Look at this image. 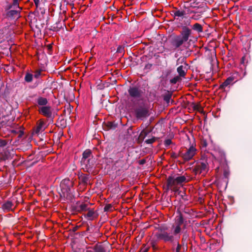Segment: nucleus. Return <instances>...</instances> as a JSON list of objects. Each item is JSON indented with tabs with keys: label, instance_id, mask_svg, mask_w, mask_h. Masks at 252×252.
Masks as SVG:
<instances>
[{
	"label": "nucleus",
	"instance_id": "f257e3e1",
	"mask_svg": "<svg viewBox=\"0 0 252 252\" xmlns=\"http://www.w3.org/2000/svg\"><path fill=\"white\" fill-rule=\"evenodd\" d=\"M191 34V30L188 28L183 29L180 35L173 37L170 42L171 49L175 51L181 52L187 51L189 43L188 40Z\"/></svg>",
	"mask_w": 252,
	"mask_h": 252
},
{
	"label": "nucleus",
	"instance_id": "f03ea898",
	"mask_svg": "<svg viewBox=\"0 0 252 252\" xmlns=\"http://www.w3.org/2000/svg\"><path fill=\"white\" fill-rule=\"evenodd\" d=\"M73 185V182L69 179L66 178L63 180L60 184L61 193H59L61 197L71 201L74 197L71 191Z\"/></svg>",
	"mask_w": 252,
	"mask_h": 252
},
{
	"label": "nucleus",
	"instance_id": "7ed1b4c3",
	"mask_svg": "<svg viewBox=\"0 0 252 252\" xmlns=\"http://www.w3.org/2000/svg\"><path fill=\"white\" fill-rule=\"evenodd\" d=\"M188 181L185 176H181L175 177L174 176H169L167 178L166 183V189L168 190L169 189H173L174 191H176L178 190L176 187L178 185H181L184 182H188Z\"/></svg>",
	"mask_w": 252,
	"mask_h": 252
},
{
	"label": "nucleus",
	"instance_id": "20e7f679",
	"mask_svg": "<svg viewBox=\"0 0 252 252\" xmlns=\"http://www.w3.org/2000/svg\"><path fill=\"white\" fill-rule=\"evenodd\" d=\"M134 116L137 120L143 121L150 115L149 107L145 104L139 105L134 109Z\"/></svg>",
	"mask_w": 252,
	"mask_h": 252
},
{
	"label": "nucleus",
	"instance_id": "39448f33",
	"mask_svg": "<svg viewBox=\"0 0 252 252\" xmlns=\"http://www.w3.org/2000/svg\"><path fill=\"white\" fill-rule=\"evenodd\" d=\"M168 228L164 226H160L158 228V232H157L155 236L157 239L163 240L164 242H172L174 240V236L173 235L166 231Z\"/></svg>",
	"mask_w": 252,
	"mask_h": 252
},
{
	"label": "nucleus",
	"instance_id": "423d86ee",
	"mask_svg": "<svg viewBox=\"0 0 252 252\" xmlns=\"http://www.w3.org/2000/svg\"><path fill=\"white\" fill-rule=\"evenodd\" d=\"M82 169L88 173H92L95 165L94 158H91L84 160H81Z\"/></svg>",
	"mask_w": 252,
	"mask_h": 252
},
{
	"label": "nucleus",
	"instance_id": "0eeeda50",
	"mask_svg": "<svg viewBox=\"0 0 252 252\" xmlns=\"http://www.w3.org/2000/svg\"><path fill=\"white\" fill-rule=\"evenodd\" d=\"M208 170L209 165L206 160L198 162L193 169L195 174L206 173Z\"/></svg>",
	"mask_w": 252,
	"mask_h": 252
},
{
	"label": "nucleus",
	"instance_id": "6e6552de",
	"mask_svg": "<svg viewBox=\"0 0 252 252\" xmlns=\"http://www.w3.org/2000/svg\"><path fill=\"white\" fill-rule=\"evenodd\" d=\"M129 96L133 98H140L142 97L144 92L137 86L130 87L128 90Z\"/></svg>",
	"mask_w": 252,
	"mask_h": 252
},
{
	"label": "nucleus",
	"instance_id": "1a4fd4ad",
	"mask_svg": "<svg viewBox=\"0 0 252 252\" xmlns=\"http://www.w3.org/2000/svg\"><path fill=\"white\" fill-rule=\"evenodd\" d=\"M17 157L16 150L11 147H8L3 151L2 157L4 160H8L12 159L14 157Z\"/></svg>",
	"mask_w": 252,
	"mask_h": 252
},
{
	"label": "nucleus",
	"instance_id": "9d476101",
	"mask_svg": "<svg viewBox=\"0 0 252 252\" xmlns=\"http://www.w3.org/2000/svg\"><path fill=\"white\" fill-rule=\"evenodd\" d=\"M38 112L48 118L53 119L52 108L50 106H41L38 108Z\"/></svg>",
	"mask_w": 252,
	"mask_h": 252
},
{
	"label": "nucleus",
	"instance_id": "9b49d317",
	"mask_svg": "<svg viewBox=\"0 0 252 252\" xmlns=\"http://www.w3.org/2000/svg\"><path fill=\"white\" fill-rule=\"evenodd\" d=\"M196 149L193 146H191L188 149L187 152L182 154L181 156L185 161L190 160L195 155Z\"/></svg>",
	"mask_w": 252,
	"mask_h": 252
},
{
	"label": "nucleus",
	"instance_id": "f8f14e48",
	"mask_svg": "<svg viewBox=\"0 0 252 252\" xmlns=\"http://www.w3.org/2000/svg\"><path fill=\"white\" fill-rule=\"evenodd\" d=\"M89 209L88 205L85 203L79 204L78 202L76 205L72 206V211L74 213H81L83 211H87Z\"/></svg>",
	"mask_w": 252,
	"mask_h": 252
},
{
	"label": "nucleus",
	"instance_id": "ddd939ff",
	"mask_svg": "<svg viewBox=\"0 0 252 252\" xmlns=\"http://www.w3.org/2000/svg\"><path fill=\"white\" fill-rule=\"evenodd\" d=\"M78 178L80 181V183L84 186L88 185L90 180V177L89 174H85L82 173H79L78 174Z\"/></svg>",
	"mask_w": 252,
	"mask_h": 252
},
{
	"label": "nucleus",
	"instance_id": "4468645a",
	"mask_svg": "<svg viewBox=\"0 0 252 252\" xmlns=\"http://www.w3.org/2000/svg\"><path fill=\"white\" fill-rule=\"evenodd\" d=\"M100 236V234L98 232V230H97L95 232L90 233L87 238L90 241L95 242Z\"/></svg>",
	"mask_w": 252,
	"mask_h": 252
},
{
	"label": "nucleus",
	"instance_id": "2eb2a0df",
	"mask_svg": "<svg viewBox=\"0 0 252 252\" xmlns=\"http://www.w3.org/2000/svg\"><path fill=\"white\" fill-rule=\"evenodd\" d=\"M149 132H150V131H148L147 130H146L145 129H143L141 131V132L137 139V143L138 144H141L142 143V142L144 141L145 137L149 133Z\"/></svg>",
	"mask_w": 252,
	"mask_h": 252
},
{
	"label": "nucleus",
	"instance_id": "dca6fc26",
	"mask_svg": "<svg viewBox=\"0 0 252 252\" xmlns=\"http://www.w3.org/2000/svg\"><path fill=\"white\" fill-rule=\"evenodd\" d=\"M234 77L229 76L228 77L224 82H223L220 86L219 89L221 90H224L227 86L231 84V83L234 81Z\"/></svg>",
	"mask_w": 252,
	"mask_h": 252
},
{
	"label": "nucleus",
	"instance_id": "f3484780",
	"mask_svg": "<svg viewBox=\"0 0 252 252\" xmlns=\"http://www.w3.org/2000/svg\"><path fill=\"white\" fill-rule=\"evenodd\" d=\"M177 71L178 73V76H180L182 78H185L187 69L186 67L184 66L183 65H180L177 68Z\"/></svg>",
	"mask_w": 252,
	"mask_h": 252
},
{
	"label": "nucleus",
	"instance_id": "a211bd4d",
	"mask_svg": "<svg viewBox=\"0 0 252 252\" xmlns=\"http://www.w3.org/2000/svg\"><path fill=\"white\" fill-rule=\"evenodd\" d=\"M117 124L112 122H108L103 126L104 129L106 130H114L117 127Z\"/></svg>",
	"mask_w": 252,
	"mask_h": 252
},
{
	"label": "nucleus",
	"instance_id": "6ab92c4d",
	"mask_svg": "<svg viewBox=\"0 0 252 252\" xmlns=\"http://www.w3.org/2000/svg\"><path fill=\"white\" fill-rule=\"evenodd\" d=\"M13 204L12 201L9 200H7L2 205V209L4 211H9L12 210V207Z\"/></svg>",
	"mask_w": 252,
	"mask_h": 252
},
{
	"label": "nucleus",
	"instance_id": "aec40b11",
	"mask_svg": "<svg viewBox=\"0 0 252 252\" xmlns=\"http://www.w3.org/2000/svg\"><path fill=\"white\" fill-rule=\"evenodd\" d=\"M177 213L179 215L176 217V223L177 225H181L184 222L183 216L179 210H177Z\"/></svg>",
	"mask_w": 252,
	"mask_h": 252
},
{
	"label": "nucleus",
	"instance_id": "412c9836",
	"mask_svg": "<svg viewBox=\"0 0 252 252\" xmlns=\"http://www.w3.org/2000/svg\"><path fill=\"white\" fill-rule=\"evenodd\" d=\"M36 102L39 105L45 106H47L48 101L46 98L39 96L37 98Z\"/></svg>",
	"mask_w": 252,
	"mask_h": 252
},
{
	"label": "nucleus",
	"instance_id": "4be33fe9",
	"mask_svg": "<svg viewBox=\"0 0 252 252\" xmlns=\"http://www.w3.org/2000/svg\"><path fill=\"white\" fill-rule=\"evenodd\" d=\"M188 13L190 15V18L194 20H197L201 18V14L200 12L188 10Z\"/></svg>",
	"mask_w": 252,
	"mask_h": 252
},
{
	"label": "nucleus",
	"instance_id": "5701e85b",
	"mask_svg": "<svg viewBox=\"0 0 252 252\" xmlns=\"http://www.w3.org/2000/svg\"><path fill=\"white\" fill-rule=\"evenodd\" d=\"M92 156V151L90 149L86 150L82 154V158L81 160H84L91 158Z\"/></svg>",
	"mask_w": 252,
	"mask_h": 252
},
{
	"label": "nucleus",
	"instance_id": "b1692460",
	"mask_svg": "<svg viewBox=\"0 0 252 252\" xmlns=\"http://www.w3.org/2000/svg\"><path fill=\"white\" fill-rule=\"evenodd\" d=\"M93 250L94 251V252H106L105 248L104 247L98 244H96L94 247Z\"/></svg>",
	"mask_w": 252,
	"mask_h": 252
},
{
	"label": "nucleus",
	"instance_id": "393cba45",
	"mask_svg": "<svg viewBox=\"0 0 252 252\" xmlns=\"http://www.w3.org/2000/svg\"><path fill=\"white\" fill-rule=\"evenodd\" d=\"M1 65L2 66L1 68H3L7 73L12 72L14 71V67L10 65V64H1Z\"/></svg>",
	"mask_w": 252,
	"mask_h": 252
},
{
	"label": "nucleus",
	"instance_id": "a878e982",
	"mask_svg": "<svg viewBox=\"0 0 252 252\" xmlns=\"http://www.w3.org/2000/svg\"><path fill=\"white\" fill-rule=\"evenodd\" d=\"M44 125V123L43 122H40L37 126L36 127L34 131L35 133L38 134L40 132H42L44 130V128H43V126Z\"/></svg>",
	"mask_w": 252,
	"mask_h": 252
},
{
	"label": "nucleus",
	"instance_id": "bb28decb",
	"mask_svg": "<svg viewBox=\"0 0 252 252\" xmlns=\"http://www.w3.org/2000/svg\"><path fill=\"white\" fill-rule=\"evenodd\" d=\"M203 69L205 73H210L213 69V64H208V65L204 66Z\"/></svg>",
	"mask_w": 252,
	"mask_h": 252
},
{
	"label": "nucleus",
	"instance_id": "cd10ccee",
	"mask_svg": "<svg viewBox=\"0 0 252 252\" xmlns=\"http://www.w3.org/2000/svg\"><path fill=\"white\" fill-rule=\"evenodd\" d=\"M182 77L178 75L176 76L174 78L170 80V83L171 84H175L177 82H180L182 80Z\"/></svg>",
	"mask_w": 252,
	"mask_h": 252
},
{
	"label": "nucleus",
	"instance_id": "c85d7f7f",
	"mask_svg": "<svg viewBox=\"0 0 252 252\" xmlns=\"http://www.w3.org/2000/svg\"><path fill=\"white\" fill-rule=\"evenodd\" d=\"M172 96V93L168 92L167 93L163 95V100L168 104Z\"/></svg>",
	"mask_w": 252,
	"mask_h": 252
},
{
	"label": "nucleus",
	"instance_id": "c756f323",
	"mask_svg": "<svg viewBox=\"0 0 252 252\" xmlns=\"http://www.w3.org/2000/svg\"><path fill=\"white\" fill-rule=\"evenodd\" d=\"M192 29L199 32H202L203 31V28L202 26L198 23H195V24H194L192 26Z\"/></svg>",
	"mask_w": 252,
	"mask_h": 252
},
{
	"label": "nucleus",
	"instance_id": "7c9ffc66",
	"mask_svg": "<svg viewBox=\"0 0 252 252\" xmlns=\"http://www.w3.org/2000/svg\"><path fill=\"white\" fill-rule=\"evenodd\" d=\"M88 212L87 213V214L85 215V217L89 218V220H92L93 218L91 219V218H92L94 216V212L93 209H90L89 208L88 210Z\"/></svg>",
	"mask_w": 252,
	"mask_h": 252
},
{
	"label": "nucleus",
	"instance_id": "2f4dec72",
	"mask_svg": "<svg viewBox=\"0 0 252 252\" xmlns=\"http://www.w3.org/2000/svg\"><path fill=\"white\" fill-rule=\"evenodd\" d=\"M33 75L29 73H27L25 76V81L28 83L31 82L32 80Z\"/></svg>",
	"mask_w": 252,
	"mask_h": 252
},
{
	"label": "nucleus",
	"instance_id": "473e14b6",
	"mask_svg": "<svg viewBox=\"0 0 252 252\" xmlns=\"http://www.w3.org/2000/svg\"><path fill=\"white\" fill-rule=\"evenodd\" d=\"M175 17H183L184 16L185 13L183 11L177 10L173 12Z\"/></svg>",
	"mask_w": 252,
	"mask_h": 252
},
{
	"label": "nucleus",
	"instance_id": "72a5a7b5",
	"mask_svg": "<svg viewBox=\"0 0 252 252\" xmlns=\"http://www.w3.org/2000/svg\"><path fill=\"white\" fill-rule=\"evenodd\" d=\"M103 210L104 212H111L112 211V205L111 204H106Z\"/></svg>",
	"mask_w": 252,
	"mask_h": 252
},
{
	"label": "nucleus",
	"instance_id": "f704fd0d",
	"mask_svg": "<svg viewBox=\"0 0 252 252\" xmlns=\"http://www.w3.org/2000/svg\"><path fill=\"white\" fill-rule=\"evenodd\" d=\"M157 138L153 137L152 138L147 139L145 141V143L147 144H152L156 141Z\"/></svg>",
	"mask_w": 252,
	"mask_h": 252
},
{
	"label": "nucleus",
	"instance_id": "c9c22d12",
	"mask_svg": "<svg viewBox=\"0 0 252 252\" xmlns=\"http://www.w3.org/2000/svg\"><path fill=\"white\" fill-rule=\"evenodd\" d=\"M125 47L123 45H119L117 49V53L123 54L125 51Z\"/></svg>",
	"mask_w": 252,
	"mask_h": 252
},
{
	"label": "nucleus",
	"instance_id": "e433bc0d",
	"mask_svg": "<svg viewBox=\"0 0 252 252\" xmlns=\"http://www.w3.org/2000/svg\"><path fill=\"white\" fill-rule=\"evenodd\" d=\"M152 66V64H146L143 68L144 73H147L151 69Z\"/></svg>",
	"mask_w": 252,
	"mask_h": 252
},
{
	"label": "nucleus",
	"instance_id": "4c0bfd02",
	"mask_svg": "<svg viewBox=\"0 0 252 252\" xmlns=\"http://www.w3.org/2000/svg\"><path fill=\"white\" fill-rule=\"evenodd\" d=\"M8 141L5 139H0V147H3L7 145Z\"/></svg>",
	"mask_w": 252,
	"mask_h": 252
},
{
	"label": "nucleus",
	"instance_id": "58836bf2",
	"mask_svg": "<svg viewBox=\"0 0 252 252\" xmlns=\"http://www.w3.org/2000/svg\"><path fill=\"white\" fill-rule=\"evenodd\" d=\"M181 230V225H179L177 224V225L175 227V229L174 230V234L176 235V234H178L180 232Z\"/></svg>",
	"mask_w": 252,
	"mask_h": 252
},
{
	"label": "nucleus",
	"instance_id": "ea45409f",
	"mask_svg": "<svg viewBox=\"0 0 252 252\" xmlns=\"http://www.w3.org/2000/svg\"><path fill=\"white\" fill-rule=\"evenodd\" d=\"M149 248L148 247H146V245H143L139 252H147L149 250Z\"/></svg>",
	"mask_w": 252,
	"mask_h": 252
},
{
	"label": "nucleus",
	"instance_id": "a19ab883",
	"mask_svg": "<svg viewBox=\"0 0 252 252\" xmlns=\"http://www.w3.org/2000/svg\"><path fill=\"white\" fill-rule=\"evenodd\" d=\"M200 144L202 148H206L208 145L206 140L205 139L201 141Z\"/></svg>",
	"mask_w": 252,
	"mask_h": 252
},
{
	"label": "nucleus",
	"instance_id": "79ce46f5",
	"mask_svg": "<svg viewBox=\"0 0 252 252\" xmlns=\"http://www.w3.org/2000/svg\"><path fill=\"white\" fill-rule=\"evenodd\" d=\"M187 238H188V235L186 234H184L183 236V238H182V240L183 245L184 246V245H186L187 247V243H186V240L187 239Z\"/></svg>",
	"mask_w": 252,
	"mask_h": 252
},
{
	"label": "nucleus",
	"instance_id": "37998d69",
	"mask_svg": "<svg viewBox=\"0 0 252 252\" xmlns=\"http://www.w3.org/2000/svg\"><path fill=\"white\" fill-rule=\"evenodd\" d=\"M151 245L154 249H157V242L154 240L151 241Z\"/></svg>",
	"mask_w": 252,
	"mask_h": 252
},
{
	"label": "nucleus",
	"instance_id": "c03bdc74",
	"mask_svg": "<svg viewBox=\"0 0 252 252\" xmlns=\"http://www.w3.org/2000/svg\"><path fill=\"white\" fill-rule=\"evenodd\" d=\"M171 143H172L171 140H170L169 139H166L164 141V145L166 147H167V146H169L171 144Z\"/></svg>",
	"mask_w": 252,
	"mask_h": 252
},
{
	"label": "nucleus",
	"instance_id": "a18cd8bd",
	"mask_svg": "<svg viewBox=\"0 0 252 252\" xmlns=\"http://www.w3.org/2000/svg\"><path fill=\"white\" fill-rule=\"evenodd\" d=\"M17 13L18 12L16 10H10L8 12L7 14L8 15L13 16L14 15L17 14Z\"/></svg>",
	"mask_w": 252,
	"mask_h": 252
},
{
	"label": "nucleus",
	"instance_id": "49530a36",
	"mask_svg": "<svg viewBox=\"0 0 252 252\" xmlns=\"http://www.w3.org/2000/svg\"><path fill=\"white\" fill-rule=\"evenodd\" d=\"M18 134V137H17V138H18V140L22 138V136H23L24 135V132L20 130H18V133H17Z\"/></svg>",
	"mask_w": 252,
	"mask_h": 252
},
{
	"label": "nucleus",
	"instance_id": "de8ad7c7",
	"mask_svg": "<svg viewBox=\"0 0 252 252\" xmlns=\"http://www.w3.org/2000/svg\"><path fill=\"white\" fill-rule=\"evenodd\" d=\"M19 0H13V5L14 7H16L18 6L19 3H18Z\"/></svg>",
	"mask_w": 252,
	"mask_h": 252
},
{
	"label": "nucleus",
	"instance_id": "09e8293b",
	"mask_svg": "<svg viewBox=\"0 0 252 252\" xmlns=\"http://www.w3.org/2000/svg\"><path fill=\"white\" fill-rule=\"evenodd\" d=\"M229 172L227 170H224L223 171V176L225 178H227L228 177V176H229Z\"/></svg>",
	"mask_w": 252,
	"mask_h": 252
},
{
	"label": "nucleus",
	"instance_id": "8fccbe9b",
	"mask_svg": "<svg viewBox=\"0 0 252 252\" xmlns=\"http://www.w3.org/2000/svg\"><path fill=\"white\" fill-rule=\"evenodd\" d=\"M181 247V245L179 243H178L177 248L176 249V252H180Z\"/></svg>",
	"mask_w": 252,
	"mask_h": 252
},
{
	"label": "nucleus",
	"instance_id": "3c124183",
	"mask_svg": "<svg viewBox=\"0 0 252 252\" xmlns=\"http://www.w3.org/2000/svg\"><path fill=\"white\" fill-rule=\"evenodd\" d=\"M171 73H172V69H167V70H166L165 72L166 77H167Z\"/></svg>",
	"mask_w": 252,
	"mask_h": 252
},
{
	"label": "nucleus",
	"instance_id": "603ef678",
	"mask_svg": "<svg viewBox=\"0 0 252 252\" xmlns=\"http://www.w3.org/2000/svg\"><path fill=\"white\" fill-rule=\"evenodd\" d=\"M212 62H213L214 63H215L216 62L218 63V61L217 60L216 57L215 55H213L212 56Z\"/></svg>",
	"mask_w": 252,
	"mask_h": 252
},
{
	"label": "nucleus",
	"instance_id": "864d4df0",
	"mask_svg": "<svg viewBox=\"0 0 252 252\" xmlns=\"http://www.w3.org/2000/svg\"><path fill=\"white\" fill-rule=\"evenodd\" d=\"M40 75V71H36L34 74V77L36 78H37Z\"/></svg>",
	"mask_w": 252,
	"mask_h": 252
},
{
	"label": "nucleus",
	"instance_id": "5fc2aeb1",
	"mask_svg": "<svg viewBox=\"0 0 252 252\" xmlns=\"http://www.w3.org/2000/svg\"><path fill=\"white\" fill-rule=\"evenodd\" d=\"M93 64H89V63H87V65L86 66V69H91L93 67H92V65Z\"/></svg>",
	"mask_w": 252,
	"mask_h": 252
},
{
	"label": "nucleus",
	"instance_id": "6e6d98bb",
	"mask_svg": "<svg viewBox=\"0 0 252 252\" xmlns=\"http://www.w3.org/2000/svg\"><path fill=\"white\" fill-rule=\"evenodd\" d=\"M146 159H142L139 161V163L140 165H143L146 163Z\"/></svg>",
	"mask_w": 252,
	"mask_h": 252
},
{
	"label": "nucleus",
	"instance_id": "4d7b16f0",
	"mask_svg": "<svg viewBox=\"0 0 252 252\" xmlns=\"http://www.w3.org/2000/svg\"><path fill=\"white\" fill-rule=\"evenodd\" d=\"M180 60H181V63H184V62H186V61H185L186 59H185V58L184 57H180L179 59H178V61H177V62H179Z\"/></svg>",
	"mask_w": 252,
	"mask_h": 252
},
{
	"label": "nucleus",
	"instance_id": "13d9d810",
	"mask_svg": "<svg viewBox=\"0 0 252 252\" xmlns=\"http://www.w3.org/2000/svg\"><path fill=\"white\" fill-rule=\"evenodd\" d=\"M171 157L173 158H177L178 156L175 153H172L171 154Z\"/></svg>",
	"mask_w": 252,
	"mask_h": 252
},
{
	"label": "nucleus",
	"instance_id": "bf43d9fd",
	"mask_svg": "<svg viewBox=\"0 0 252 252\" xmlns=\"http://www.w3.org/2000/svg\"><path fill=\"white\" fill-rule=\"evenodd\" d=\"M0 125L1 126H5L6 125V122L4 121H2V122H0Z\"/></svg>",
	"mask_w": 252,
	"mask_h": 252
},
{
	"label": "nucleus",
	"instance_id": "052dcab7",
	"mask_svg": "<svg viewBox=\"0 0 252 252\" xmlns=\"http://www.w3.org/2000/svg\"><path fill=\"white\" fill-rule=\"evenodd\" d=\"M34 0V3H35L36 6L37 7L38 3L39 2V0Z\"/></svg>",
	"mask_w": 252,
	"mask_h": 252
},
{
	"label": "nucleus",
	"instance_id": "680f3d73",
	"mask_svg": "<svg viewBox=\"0 0 252 252\" xmlns=\"http://www.w3.org/2000/svg\"><path fill=\"white\" fill-rule=\"evenodd\" d=\"M11 132L12 133H14V134H17L18 133V130H11Z\"/></svg>",
	"mask_w": 252,
	"mask_h": 252
},
{
	"label": "nucleus",
	"instance_id": "e2e57ef3",
	"mask_svg": "<svg viewBox=\"0 0 252 252\" xmlns=\"http://www.w3.org/2000/svg\"><path fill=\"white\" fill-rule=\"evenodd\" d=\"M198 108H199V106L198 105L194 104V105L193 106V108L194 110H197L198 109Z\"/></svg>",
	"mask_w": 252,
	"mask_h": 252
},
{
	"label": "nucleus",
	"instance_id": "0e129e2a",
	"mask_svg": "<svg viewBox=\"0 0 252 252\" xmlns=\"http://www.w3.org/2000/svg\"><path fill=\"white\" fill-rule=\"evenodd\" d=\"M77 227H75L73 228V231H75L77 230Z\"/></svg>",
	"mask_w": 252,
	"mask_h": 252
},
{
	"label": "nucleus",
	"instance_id": "69168bd1",
	"mask_svg": "<svg viewBox=\"0 0 252 252\" xmlns=\"http://www.w3.org/2000/svg\"><path fill=\"white\" fill-rule=\"evenodd\" d=\"M129 130H132V128L131 127H129L128 129V132H129Z\"/></svg>",
	"mask_w": 252,
	"mask_h": 252
},
{
	"label": "nucleus",
	"instance_id": "338daca9",
	"mask_svg": "<svg viewBox=\"0 0 252 252\" xmlns=\"http://www.w3.org/2000/svg\"><path fill=\"white\" fill-rule=\"evenodd\" d=\"M131 65L132 67H134V66H135V64H134V63L131 64Z\"/></svg>",
	"mask_w": 252,
	"mask_h": 252
},
{
	"label": "nucleus",
	"instance_id": "774afa93",
	"mask_svg": "<svg viewBox=\"0 0 252 252\" xmlns=\"http://www.w3.org/2000/svg\"><path fill=\"white\" fill-rule=\"evenodd\" d=\"M86 252H92L91 251H87Z\"/></svg>",
	"mask_w": 252,
	"mask_h": 252
}]
</instances>
